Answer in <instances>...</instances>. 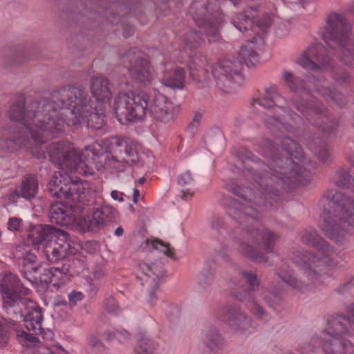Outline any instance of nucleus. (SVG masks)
I'll list each match as a JSON object with an SVG mask.
<instances>
[{
    "label": "nucleus",
    "instance_id": "603ef678",
    "mask_svg": "<svg viewBox=\"0 0 354 354\" xmlns=\"http://www.w3.org/2000/svg\"><path fill=\"white\" fill-rule=\"evenodd\" d=\"M179 197L183 201L191 200L194 196V193L189 191H180L179 193Z\"/></svg>",
    "mask_w": 354,
    "mask_h": 354
},
{
    "label": "nucleus",
    "instance_id": "37998d69",
    "mask_svg": "<svg viewBox=\"0 0 354 354\" xmlns=\"http://www.w3.org/2000/svg\"><path fill=\"white\" fill-rule=\"evenodd\" d=\"M194 182L191 172L187 170L182 173L178 178V184L183 187L189 185Z\"/></svg>",
    "mask_w": 354,
    "mask_h": 354
},
{
    "label": "nucleus",
    "instance_id": "6ab92c4d",
    "mask_svg": "<svg viewBox=\"0 0 354 354\" xmlns=\"http://www.w3.org/2000/svg\"><path fill=\"white\" fill-rule=\"evenodd\" d=\"M66 232L49 225H37L30 228L27 242L37 247H46L53 238L66 239Z\"/></svg>",
    "mask_w": 354,
    "mask_h": 354
},
{
    "label": "nucleus",
    "instance_id": "09e8293b",
    "mask_svg": "<svg viewBox=\"0 0 354 354\" xmlns=\"http://www.w3.org/2000/svg\"><path fill=\"white\" fill-rule=\"evenodd\" d=\"M21 224V219L17 217L10 218L8 222V229L12 232L18 231L20 229Z\"/></svg>",
    "mask_w": 354,
    "mask_h": 354
},
{
    "label": "nucleus",
    "instance_id": "9b49d317",
    "mask_svg": "<svg viewBox=\"0 0 354 354\" xmlns=\"http://www.w3.org/2000/svg\"><path fill=\"white\" fill-rule=\"evenodd\" d=\"M323 37L326 44L334 50L335 56L344 64L350 65L354 59L351 50L352 27L346 18L339 13L328 15Z\"/></svg>",
    "mask_w": 354,
    "mask_h": 354
},
{
    "label": "nucleus",
    "instance_id": "b1692460",
    "mask_svg": "<svg viewBox=\"0 0 354 354\" xmlns=\"http://www.w3.org/2000/svg\"><path fill=\"white\" fill-rule=\"evenodd\" d=\"M90 90L95 100L94 103L104 105L113 95L112 86L109 80L103 76L93 77L91 80Z\"/></svg>",
    "mask_w": 354,
    "mask_h": 354
},
{
    "label": "nucleus",
    "instance_id": "6e6d98bb",
    "mask_svg": "<svg viewBox=\"0 0 354 354\" xmlns=\"http://www.w3.org/2000/svg\"><path fill=\"white\" fill-rule=\"evenodd\" d=\"M140 196V192L138 189H134L133 190V202L134 203H138V197Z\"/></svg>",
    "mask_w": 354,
    "mask_h": 354
},
{
    "label": "nucleus",
    "instance_id": "a19ab883",
    "mask_svg": "<svg viewBox=\"0 0 354 354\" xmlns=\"http://www.w3.org/2000/svg\"><path fill=\"white\" fill-rule=\"evenodd\" d=\"M39 270H40V268L37 265L31 264L30 266L21 264L20 271L24 279L28 281V278L31 277V276L37 275Z\"/></svg>",
    "mask_w": 354,
    "mask_h": 354
},
{
    "label": "nucleus",
    "instance_id": "e2e57ef3",
    "mask_svg": "<svg viewBox=\"0 0 354 354\" xmlns=\"http://www.w3.org/2000/svg\"><path fill=\"white\" fill-rule=\"evenodd\" d=\"M66 304H67V301L65 300L62 301L61 302L59 303V305L66 306Z\"/></svg>",
    "mask_w": 354,
    "mask_h": 354
},
{
    "label": "nucleus",
    "instance_id": "20e7f679",
    "mask_svg": "<svg viewBox=\"0 0 354 354\" xmlns=\"http://www.w3.org/2000/svg\"><path fill=\"white\" fill-rule=\"evenodd\" d=\"M299 237L303 244L313 248L316 252L301 247L290 248L289 258L301 268L302 274L296 275L288 265L282 263L277 269L276 274L289 287L305 292L321 274L328 273L337 266L336 254L333 247L313 227L304 229Z\"/></svg>",
    "mask_w": 354,
    "mask_h": 354
},
{
    "label": "nucleus",
    "instance_id": "a211bd4d",
    "mask_svg": "<svg viewBox=\"0 0 354 354\" xmlns=\"http://www.w3.org/2000/svg\"><path fill=\"white\" fill-rule=\"evenodd\" d=\"M292 103L298 111L309 122L322 130H327V127L322 125V123L326 122L327 120L323 113V106L317 100L313 99L307 102L306 100L295 96L292 98Z\"/></svg>",
    "mask_w": 354,
    "mask_h": 354
},
{
    "label": "nucleus",
    "instance_id": "c03bdc74",
    "mask_svg": "<svg viewBox=\"0 0 354 354\" xmlns=\"http://www.w3.org/2000/svg\"><path fill=\"white\" fill-rule=\"evenodd\" d=\"M354 287V277H351L345 279L337 288V291L341 294L346 292Z\"/></svg>",
    "mask_w": 354,
    "mask_h": 354
},
{
    "label": "nucleus",
    "instance_id": "cd10ccee",
    "mask_svg": "<svg viewBox=\"0 0 354 354\" xmlns=\"http://www.w3.org/2000/svg\"><path fill=\"white\" fill-rule=\"evenodd\" d=\"M38 191V183L36 177L33 175H26L22 180L19 192H21V197L26 199L34 198Z\"/></svg>",
    "mask_w": 354,
    "mask_h": 354
},
{
    "label": "nucleus",
    "instance_id": "774afa93",
    "mask_svg": "<svg viewBox=\"0 0 354 354\" xmlns=\"http://www.w3.org/2000/svg\"><path fill=\"white\" fill-rule=\"evenodd\" d=\"M130 209H133V206L131 205H130Z\"/></svg>",
    "mask_w": 354,
    "mask_h": 354
},
{
    "label": "nucleus",
    "instance_id": "8fccbe9b",
    "mask_svg": "<svg viewBox=\"0 0 354 354\" xmlns=\"http://www.w3.org/2000/svg\"><path fill=\"white\" fill-rule=\"evenodd\" d=\"M209 225L212 229L218 230L224 226V222L221 217L218 215H214L210 218Z\"/></svg>",
    "mask_w": 354,
    "mask_h": 354
},
{
    "label": "nucleus",
    "instance_id": "bf43d9fd",
    "mask_svg": "<svg viewBox=\"0 0 354 354\" xmlns=\"http://www.w3.org/2000/svg\"><path fill=\"white\" fill-rule=\"evenodd\" d=\"M348 11L351 13L354 14V1L350 4Z\"/></svg>",
    "mask_w": 354,
    "mask_h": 354
},
{
    "label": "nucleus",
    "instance_id": "dca6fc26",
    "mask_svg": "<svg viewBox=\"0 0 354 354\" xmlns=\"http://www.w3.org/2000/svg\"><path fill=\"white\" fill-rule=\"evenodd\" d=\"M129 75L138 84L149 86L153 80L152 69L149 62L142 58L136 50L132 48L123 57Z\"/></svg>",
    "mask_w": 354,
    "mask_h": 354
},
{
    "label": "nucleus",
    "instance_id": "f03ea898",
    "mask_svg": "<svg viewBox=\"0 0 354 354\" xmlns=\"http://www.w3.org/2000/svg\"><path fill=\"white\" fill-rule=\"evenodd\" d=\"M106 151L100 145L86 147L78 151L68 142H54L48 147L50 160L60 169L55 172L48 185L51 196L65 198L72 202L69 206L63 203H55L49 209L51 223L59 225H71L75 220L73 207H80L78 203L84 202L87 188L82 180H75L68 174L76 172L82 175L91 174L93 169H111L113 173L124 171L127 165L135 162L137 153L127 145L122 138L111 137L104 142Z\"/></svg>",
    "mask_w": 354,
    "mask_h": 354
},
{
    "label": "nucleus",
    "instance_id": "c756f323",
    "mask_svg": "<svg viewBox=\"0 0 354 354\" xmlns=\"http://www.w3.org/2000/svg\"><path fill=\"white\" fill-rule=\"evenodd\" d=\"M351 173L353 175L352 181H351V177L349 174L344 169L339 170L335 173L333 177L334 183L342 188H346L348 189H354V165L351 167Z\"/></svg>",
    "mask_w": 354,
    "mask_h": 354
},
{
    "label": "nucleus",
    "instance_id": "0e129e2a",
    "mask_svg": "<svg viewBox=\"0 0 354 354\" xmlns=\"http://www.w3.org/2000/svg\"><path fill=\"white\" fill-rule=\"evenodd\" d=\"M145 181H146V179H145V178H140V179L139 180V183H140V184L144 183Z\"/></svg>",
    "mask_w": 354,
    "mask_h": 354
},
{
    "label": "nucleus",
    "instance_id": "393cba45",
    "mask_svg": "<svg viewBox=\"0 0 354 354\" xmlns=\"http://www.w3.org/2000/svg\"><path fill=\"white\" fill-rule=\"evenodd\" d=\"M185 81L184 69L172 63H166L163 66L161 82L170 88H183Z\"/></svg>",
    "mask_w": 354,
    "mask_h": 354
},
{
    "label": "nucleus",
    "instance_id": "13d9d810",
    "mask_svg": "<svg viewBox=\"0 0 354 354\" xmlns=\"http://www.w3.org/2000/svg\"><path fill=\"white\" fill-rule=\"evenodd\" d=\"M124 233V230L121 227H118L116 230H115V234L118 236H120L123 234Z\"/></svg>",
    "mask_w": 354,
    "mask_h": 354
},
{
    "label": "nucleus",
    "instance_id": "473e14b6",
    "mask_svg": "<svg viewBox=\"0 0 354 354\" xmlns=\"http://www.w3.org/2000/svg\"><path fill=\"white\" fill-rule=\"evenodd\" d=\"M283 79L291 91H306L308 92L310 91L308 88H306L303 80L295 76L291 72L284 71L283 73Z\"/></svg>",
    "mask_w": 354,
    "mask_h": 354
},
{
    "label": "nucleus",
    "instance_id": "49530a36",
    "mask_svg": "<svg viewBox=\"0 0 354 354\" xmlns=\"http://www.w3.org/2000/svg\"><path fill=\"white\" fill-rule=\"evenodd\" d=\"M9 339L8 331L5 329L3 322L0 320V348L7 345Z\"/></svg>",
    "mask_w": 354,
    "mask_h": 354
},
{
    "label": "nucleus",
    "instance_id": "7ed1b4c3",
    "mask_svg": "<svg viewBox=\"0 0 354 354\" xmlns=\"http://www.w3.org/2000/svg\"><path fill=\"white\" fill-rule=\"evenodd\" d=\"M80 86L68 85L54 91L50 98L40 100L28 108V114L36 118L40 135L62 131L64 123L77 125L85 123L88 128L100 129L105 124L104 105L95 103Z\"/></svg>",
    "mask_w": 354,
    "mask_h": 354
},
{
    "label": "nucleus",
    "instance_id": "5fc2aeb1",
    "mask_svg": "<svg viewBox=\"0 0 354 354\" xmlns=\"http://www.w3.org/2000/svg\"><path fill=\"white\" fill-rule=\"evenodd\" d=\"M111 196L112 198L114 200H118L119 201H123V198H122L123 194L117 190L112 191L111 193Z\"/></svg>",
    "mask_w": 354,
    "mask_h": 354
},
{
    "label": "nucleus",
    "instance_id": "4468645a",
    "mask_svg": "<svg viewBox=\"0 0 354 354\" xmlns=\"http://www.w3.org/2000/svg\"><path fill=\"white\" fill-rule=\"evenodd\" d=\"M241 69L240 61L223 59L214 66L212 75L218 86L225 92L230 93L241 86L244 82Z\"/></svg>",
    "mask_w": 354,
    "mask_h": 354
},
{
    "label": "nucleus",
    "instance_id": "aec40b11",
    "mask_svg": "<svg viewBox=\"0 0 354 354\" xmlns=\"http://www.w3.org/2000/svg\"><path fill=\"white\" fill-rule=\"evenodd\" d=\"M113 217V209L109 206L97 208L92 214L81 216L77 221L80 230L82 232L95 231L102 227L106 222Z\"/></svg>",
    "mask_w": 354,
    "mask_h": 354
},
{
    "label": "nucleus",
    "instance_id": "a878e982",
    "mask_svg": "<svg viewBox=\"0 0 354 354\" xmlns=\"http://www.w3.org/2000/svg\"><path fill=\"white\" fill-rule=\"evenodd\" d=\"M203 342L210 352L217 353L223 348L224 338L217 328H210L205 332Z\"/></svg>",
    "mask_w": 354,
    "mask_h": 354
},
{
    "label": "nucleus",
    "instance_id": "3c124183",
    "mask_svg": "<svg viewBox=\"0 0 354 354\" xmlns=\"http://www.w3.org/2000/svg\"><path fill=\"white\" fill-rule=\"evenodd\" d=\"M22 264L25 266L37 265V257L30 252H26V255L22 259Z\"/></svg>",
    "mask_w": 354,
    "mask_h": 354
},
{
    "label": "nucleus",
    "instance_id": "680f3d73",
    "mask_svg": "<svg viewBox=\"0 0 354 354\" xmlns=\"http://www.w3.org/2000/svg\"><path fill=\"white\" fill-rule=\"evenodd\" d=\"M230 1L233 3L234 5L236 6L239 3L240 0H230Z\"/></svg>",
    "mask_w": 354,
    "mask_h": 354
},
{
    "label": "nucleus",
    "instance_id": "69168bd1",
    "mask_svg": "<svg viewBox=\"0 0 354 354\" xmlns=\"http://www.w3.org/2000/svg\"><path fill=\"white\" fill-rule=\"evenodd\" d=\"M308 347H309V348H308V351H313V348H311V346H310V345H308Z\"/></svg>",
    "mask_w": 354,
    "mask_h": 354
},
{
    "label": "nucleus",
    "instance_id": "412c9836",
    "mask_svg": "<svg viewBox=\"0 0 354 354\" xmlns=\"http://www.w3.org/2000/svg\"><path fill=\"white\" fill-rule=\"evenodd\" d=\"M142 275L139 277L141 285L146 288L148 292V301L153 304L156 300L155 291L158 288L160 280L165 273L162 268L157 266H150L143 263L140 265Z\"/></svg>",
    "mask_w": 354,
    "mask_h": 354
},
{
    "label": "nucleus",
    "instance_id": "e433bc0d",
    "mask_svg": "<svg viewBox=\"0 0 354 354\" xmlns=\"http://www.w3.org/2000/svg\"><path fill=\"white\" fill-rule=\"evenodd\" d=\"M203 40L202 37L198 34L196 30H190L184 37V42L186 45L189 46L190 48H195L198 47Z\"/></svg>",
    "mask_w": 354,
    "mask_h": 354
},
{
    "label": "nucleus",
    "instance_id": "4c0bfd02",
    "mask_svg": "<svg viewBox=\"0 0 354 354\" xmlns=\"http://www.w3.org/2000/svg\"><path fill=\"white\" fill-rule=\"evenodd\" d=\"M339 227L344 230V236L346 232L354 234V209L339 223Z\"/></svg>",
    "mask_w": 354,
    "mask_h": 354
},
{
    "label": "nucleus",
    "instance_id": "4d7b16f0",
    "mask_svg": "<svg viewBox=\"0 0 354 354\" xmlns=\"http://www.w3.org/2000/svg\"><path fill=\"white\" fill-rule=\"evenodd\" d=\"M114 330H108L106 332V339L109 340V341H111L112 339H115V336H114L113 332Z\"/></svg>",
    "mask_w": 354,
    "mask_h": 354
},
{
    "label": "nucleus",
    "instance_id": "bb28decb",
    "mask_svg": "<svg viewBox=\"0 0 354 354\" xmlns=\"http://www.w3.org/2000/svg\"><path fill=\"white\" fill-rule=\"evenodd\" d=\"M315 87L328 102L339 104H342L344 102L342 95L335 91H332L324 78L318 79L315 84Z\"/></svg>",
    "mask_w": 354,
    "mask_h": 354
},
{
    "label": "nucleus",
    "instance_id": "338daca9",
    "mask_svg": "<svg viewBox=\"0 0 354 354\" xmlns=\"http://www.w3.org/2000/svg\"><path fill=\"white\" fill-rule=\"evenodd\" d=\"M23 248V247H21V246H19V247H18V248L17 249V252L19 251V249H21V248Z\"/></svg>",
    "mask_w": 354,
    "mask_h": 354
},
{
    "label": "nucleus",
    "instance_id": "f8f14e48",
    "mask_svg": "<svg viewBox=\"0 0 354 354\" xmlns=\"http://www.w3.org/2000/svg\"><path fill=\"white\" fill-rule=\"evenodd\" d=\"M254 19V17H252ZM232 24L240 32H247V36H251L250 32L257 33L251 40H248L247 44L243 46L239 51L240 57L248 65L257 59L256 49L263 44L262 36L259 30L265 32L271 25V21L268 17L261 20H257L255 22L248 15L240 13L234 16L232 20Z\"/></svg>",
    "mask_w": 354,
    "mask_h": 354
},
{
    "label": "nucleus",
    "instance_id": "79ce46f5",
    "mask_svg": "<svg viewBox=\"0 0 354 354\" xmlns=\"http://www.w3.org/2000/svg\"><path fill=\"white\" fill-rule=\"evenodd\" d=\"M201 119L202 115L200 113H196L194 114L192 121L188 126V131H190V134L192 136L196 133L197 129L200 126Z\"/></svg>",
    "mask_w": 354,
    "mask_h": 354
},
{
    "label": "nucleus",
    "instance_id": "2f4dec72",
    "mask_svg": "<svg viewBox=\"0 0 354 354\" xmlns=\"http://www.w3.org/2000/svg\"><path fill=\"white\" fill-rule=\"evenodd\" d=\"M309 148L317 156L319 160L326 162L330 159V153L328 151L325 142L319 137L309 143Z\"/></svg>",
    "mask_w": 354,
    "mask_h": 354
},
{
    "label": "nucleus",
    "instance_id": "f257e3e1",
    "mask_svg": "<svg viewBox=\"0 0 354 354\" xmlns=\"http://www.w3.org/2000/svg\"><path fill=\"white\" fill-rule=\"evenodd\" d=\"M272 147L270 140L263 142L262 154L269 161L267 169H259L257 163L247 158L243 162L244 188L234 182L226 185L230 192L240 197L232 198L227 209L228 215L243 226L240 236L236 237L238 250L256 263L268 260V254L273 252L279 236L259 227L257 211L249 201L263 205L268 200H276L309 175L308 171L288 158L283 163L281 158L275 156Z\"/></svg>",
    "mask_w": 354,
    "mask_h": 354
},
{
    "label": "nucleus",
    "instance_id": "6e6552de",
    "mask_svg": "<svg viewBox=\"0 0 354 354\" xmlns=\"http://www.w3.org/2000/svg\"><path fill=\"white\" fill-rule=\"evenodd\" d=\"M354 305L349 310L348 317L338 315L332 317L326 328L319 337L312 339L313 344L317 341L322 345L325 354H354Z\"/></svg>",
    "mask_w": 354,
    "mask_h": 354
},
{
    "label": "nucleus",
    "instance_id": "72a5a7b5",
    "mask_svg": "<svg viewBox=\"0 0 354 354\" xmlns=\"http://www.w3.org/2000/svg\"><path fill=\"white\" fill-rule=\"evenodd\" d=\"M157 344L151 339L142 337L139 339L135 348V354H155Z\"/></svg>",
    "mask_w": 354,
    "mask_h": 354
},
{
    "label": "nucleus",
    "instance_id": "0eeeda50",
    "mask_svg": "<svg viewBox=\"0 0 354 354\" xmlns=\"http://www.w3.org/2000/svg\"><path fill=\"white\" fill-rule=\"evenodd\" d=\"M25 104L24 98L20 97L11 106L9 112L10 118L17 123L5 129L0 136V151L4 153H12L21 149L29 148L31 139L36 143L43 144L54 135L50 132L48 135H40L37 127L35 117L28 114V106L34 102Z\"/></svg>",
    "mask_w": 354,
    "mask_h": 354
},
{
    "label": "nucleus",
    "instance_id": "de8ad7c7",
    "mask_svg": "<svg viewBox=\"0 0 354 354\" xmlns=\"http://www.w3.org/2000/svg\"><path fill=\"white\" fill-rule=\"evenodd\" d=\"M113 333L120 342H125L130 339V334L126 330H114Z\"/></svg>",
    "mask_w": 354,
    "mask_h": 354
},
{
    "label": "nucleus",
    "instance_id": "ea45409f",
    "mask_svg": "<svg viewBox=\"0 0 354 354\" xmlns=\"http://www.w3.org/2000/svg\"><path fill=\"white\" fill-rule=\"evenodd\" d=\"M104 309L108 313L117 315L119 311V307L117 301L113 297L107 298L104 302Z\"/></svg>",
    "mask_w": 354,
    "mask_h": 354
},
{
    "label": "nucleus",
    "instance_id": "a18cd8bd",
    "mask_svg": "<svg viewBox=\"0 0 354 354\" xmlns=\"http://www.w3.org/2000/svg\"><path fill=\"white\" fill-rule=\"evenodd\" d=\"M84 297L83 294L81 292L72 291L68 295V304L70 307H73L76 305L77 301H81Z\"/></svg>",
    "mask_w": 354,
    "mask_h": 354
},
{
    "label": "nucleus",
    "instance_id": "c85d7f7f",
    "mask_svg": "<svg viewBox=\"0 0 354 354\" xmlns=\"http://www.w3.org/2000/svg\"><path fill=\"white\" fill-rule=\"evenodd\" d=\"M214 278V265L213 263L205 264L197 276V282L201 288L207 290L213 285Z\"/></svg>",
    "mask_w": 354,
    "mask_h": 354
},
{
    "label": "nucleus",
    "instance_id": "864d4df0",
    "mask_svg": "<svg viewBox=\"0 0 354 354\" xmlns=\"http://www.w3.org/2000/svg\"><path fill=\"white\" fill-rule=\"evenodd\" d=\"M21 196V192H19V187L8 196V198L10 202L15 203L17 199Z\"/></svg>",
    "mask_w": 354,
    "mask_h": 354
},
{
    "label": "nucleus",
    "instance_id": "f704fd0d",
    "mask_svg": "<svg viewBox=\"0 0 354 354\" xmlns=\"http://www.w3.org/2000/svg\"><path fill=\"white\" fill-rule=\"evenodd\" d=\"M86 351L88 354H104L105 347L99 337L92 335L87 339Z\"/></svg>",
    "mask_w": 354,
    "mask_h": 354
},
{
    "label": "nucleus",
    "instance_id": "39448f33",
    "mask_svg": "<svg viewBox=\"0 0 354 354\" xmlns=\"http://www.w3.org/2000/svg\"><path fill=\"white\" fill-rule=\"evenodd\" d=\"M257 104L266 109L262 120L265 127L276 138H281L279 143L275 144L270 139L275 156L286 162V158L297 163L302 158L300 146L290 136L293 135L297 127L295 124L301 120L300 116L292 110H286L283 106L286 99L281 95L276 86L265 88L261 97L255 100ZM265 139L261 143V148Z\"/></svg>",
    "mask_w": 354,
    "mask_h": 354
},
{
    "label": "nucleus",
    "instance_id": "f3484780",
    "mask_svg": "<svg viewBox=\"0 0 354 354\" xmlns=\"http://www.w3.org/2000/svg\"><path fill=\"white\" fill-rule=\"evenodd\" d=\"M297 62L302 67L312 71L333 68L331 60L326 55L325 47L322 44L309 46Z\"/></svg>",
    "mask_w": 354,
    "mask_h": 354
},
{
    "label": "nucleus",
    "instance_id": "7c9ffc66",
    "mask_svg": "<svg viewBox=\"0 0 354 354\" xmlns=\"http://www.w3.org/2000/svg\"><path fill=\"white\" fill-rule=\"evenodd\" d=\"M205 61V57L202 55L196 54L191 56L189 70L190 75L194 80L201 81V73L203 72V67Z\"/></svg>",
    "mask_w": 354,
    "mask_h": 354
},
{
    "label": "nucleus",
    "instance_id": "052dcab7",
    "mask_svg": "<svg viewBox=\"0 0 354 354\" xmlns=\"http://www.w3.org/2000/svg\"><path fill=\"white\" fill-rule=\"evenodd\" d=\"M37 158H45L46 157V155H45V153L44 151H42V152H39L38 154L36 155Z\"/></svg>",
    "mask_w": 354,
    "mask_h": 354
},
{
    "label": "nucleus",
    "instance_id": "5701e85b",
    "mask_svg": "<svg viewBox=\"0 0 354 354\" xmlns=\"http://www.w3.org/2000/svg\"><path fill=\"white\" fill-rule=\"evenodd\" d=\"M66 239H57L58 241H51L44 248L47 259L51 263H56L64 258L67 254L74 252V242L66 232Z\"/></svg>",
    "mask_w": 354,
    "mask_h": 354
},
{
    "label": "nucleus",
    "instance_id": "9d476101",
    "mask_svg": "<svg viewBox=\"0 0 354 354\" xmlns=\"http://www.w3.org/2000/svg\"><path fill=\"white\" fill-rule=\"evenodd\" d=\"M326 198L328 207L322 214V230L328 239L339 243L344 239V230L339 227V223L354 209V196L330 191Z\"/></svg>",
    "mask_w": 354,
    "mask_h": 354
},
{
    "label": "nucleus",
    "instance_id": "4be33fe9",
    "mask_svg": "<svg viewBox=\"0 0 354 354\" xmlns=\"http://www.w3.org/2000/svg\"><path fill=\"white\" fill-rule=\"evenodd\" d=\"M39 274L32 275L28 278V281L31 284L37 283L38 281L41 283H51L52 286L57 289L61 284L64 283L68 279V274L69 269L68 267L64 266L59 267H52L49 269L44 268L42 272L40 270Z\"/></svg>",
    "mask_w": 354,
    "mask_h": 354
},
{
    "label": "nucleus",
    "instance_id": "58836bf2",
    "mask_svg": "<svg viewBox=\"0 0 354 354\" xmlns=\"http://www.w3.org/2000/svg\"><path fill=\"white\" fill-rule=\"evenodd\" d=\"M332 77L339 84L348 82L351 78L349 73L346 71L339 68L333 70Z\"/></svg>",
    "mask_w": 354,
    "mask_h": 354
},
{
    "label": "nucleus",
    "instance_id": "ddd939ff",
    "mask_svg": "<svg viewBox=\"0 0 354 354\" xmlns=\"http://www.w3.org/2000/svg\"><path fill=\"white\" fill-rule=\"evenodd\" d=\"M189 12L197 26L205 29L210 42L219 39L218 26L222 19L217 0H194Z\"/></svg>",
    "mask_w": 354,
    "mask_h": 354
},
{
    "label": "nucleus",
    "instance_id": "1a4fd4ad",
    "mask_svg": "<svg viewBox=\"0 0 354 354\" xmlns=\"http://www.w3.org/2000/svg\"><path fill=\"white\" fill-rule=\"evenodd\" d=\"M240 274L248 286L237 289L234 292V297L244 304L249 311L257 318L266 320L268 315L263 306L259 304V299H261L268 305L273 307L281 301V289L273 284H270L266 290L259 292L257 291V288L259 287L261 281L256 273L252 270H242Z\"/></svg>",
    "mask_w": 354,
    "mask_h": 354
},
{
    "label": "nucleus",
    "instance_id": "2eb2a0df",
    "mask_svg": "<svg viewBox=\"0 0 354 354\" xmlns=\"http://www.w3.org/2000/svg\"><path fill=\"white\" fill-rule=\"evenodd\" d=\"M214 317L225 323L231 329L241 333L253 332L252 318L238 305L224 304L214 310Z\"/></svg>",
    "mask_w": 354,
    "mask_h": 354
},
{
    "label": "nucleus",
    "instance_id": "423d86ee",
    "mask_svg": "<svg viewBox=\"0 0 354 354\" xmlns=\"http://www.w3.org/2000/svg\"><path fill=\"white\" fill-rule=\"evenodd\" d=\"M114 111L122 124L142 120L147 113L159 122L169 123L175 120L180 106L155 91L136 94L120 91L115 100Z\"/></svg>",
    "mask_w": 354,
    "mask_h": 354
},
{
    "label": "nucleus",
    "instance_id": "c9c22d12",
    "mask_svg": "<svg viewBox=\"0 0 354 354\" xmlns=\"http://www.w3.org/2000/svg\"><path fill=\"white\" fill-rule=\"evenodd\" d=\"M148 245H151L155 250H159L162 252L165 255L169 258H174V249L171 248L169 243H164L163 242L158 240H148L147 242Z\"/></svg>",
    "mask_w": 354,
    "mask_h": 354
}]
</instances>
